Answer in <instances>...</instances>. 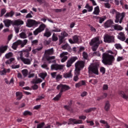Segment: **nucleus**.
I'll use <instances>...</instances> for the list:
<instances>
[{"label": "nucleus", "instance_id": "4c0bfd02", "mask_svg": "<svg viewBox=\"0 0 128 128\" xmlns=\"http://www.w3.org/2000/svg\"><path fill=\"white\" fill-rule=\"evenodd\" d=\"M96 110V108H91L88 109H86L84 110L85 112L88 113L90 112H94Z\"/></svg>", "mask_w": 128, "mask_h": 128}, {"label": "nucleus", "instance_id": "2f4dec72", "mask_svg": "<svg viewBox=\"0 0 128 128\" xmlns=\"http://www.w3.org/2000/svg\"><path fill=\"white\" fill-rule=\"evenodd\" d=\"M84 8H87V10H88V12H92V10H94L92 6H90V4H86Z\"/></svg>", "mask_w": 128, "mask_h": 128}, {"label": "nucleus", "instance_id": "20e7f679", "mask_svg": "<svg viewBox=\"0 0 128 128\" xmlns=\"http://www.w3.org/2000/svg\"><path fill=\"white\" fill-rule=\"evenodd\" d=\"M110 14H116V20L114 22L116 24L120 22V24H122V20H124V18L126 16V13L123 12L122 13H120V12H118L115 9H112L110 10Z\"/></svg>", "mask_w": 128, "mask_h": 128}, {"label": "nucleus", "instance_id": "c9c22d12", "mask_svg": "<svg viewBox=\"0 0 128 128\" xmlns=\"http://www.w3.org/2000/svg\"><path fill=\"white\" fill-rule=\"evenodd\" d=\"M22 72L24 76V78H26V76H28V70L27 69H24L22 70Z\"/></svg>", "mask_w": 128, "mask_h": 128}, {"label": "nucleus", "instance_id": "39448f33", "mask_svg": "<svg viewBox=\"0 0 128 128\" xmlns=\"http://www.w3.org/2000/svg\"><path fill=\"white\" fill-rule=\"evenodd\" d=\"M100 44H102V41L100 40V38L96 37L91 40L90 46H92L93 52H96Z\"/></svg>", "mask_w": 128, "mask_h": 128}, {"label": "nucleus", "instance_id": "6ab92c4d", "mask_svg": "<svg viewBox=\"0 0 128 128\" xmlns=\"http://www.w3.org/2000/svg\"><path fill=\"white\" fill-rule=\"evenodd\" d=\"M118 38L122 42H124L126 40V35L124 34V32H120L119 33V36H118Z\"/></svg>", "mask_w": 128, "mask_h": 128}, {"label": "nucleus", "instance_id": "e433bc0d", "mask_svg": "<svg viewBox=\"0 0 128 128\" xmlns=\"http://www.w3.org/2000/svg\"><path fill=\"white\" fill-rule=\"evenodd\" d=\"M54 12H66V8H60V9H58V8H55L54 10Z\"/></svg>", "mask_w": 128, "mask_h": 128}, {"label": "nucleus", "instance_id": "393cba45", "mask_svg": "<svg viewBox=\"0 0 128 128\" xmlns=\"http://www.w3.org/2000/svg\"><path fill=\"white\" fill-rule=\"evenodd\" d=\"M100 12V7L97 6L94 8V11L92 12V14H96V16H98Z\"/></svg>", "mask_w": 128, "mask_h": 128}, {"label": "nucleus", "instance_id": "b1692460", "mask_svg": "<svg viewBox=\"0 0 128 128\" xmlns=\"http://www.w3.org/2000/svg\"><path fill=\"white\" fill-rule=\"evenodd\" d=\"M8 50V46H1L0 47V56H2V54H4L6 51Z\"/></svg>", "mask_w": 128, "mask_h": 128}, {"label": "nucleus", "instance_id": "69168bd1", "mask_svg": "<svg viewBox=\"0 0 128 128\" xmlns=\"http://www.w3.org/2000/svg\"><path fill=\"white\" fill-rule=\"evenodd\" d=\"M104 6L105 8H110V3L107 2V3H104Z\"/></svg>", "mask_w": 128, "mask_h": 128}, {"label": "nucleus", "instance_id": "4be33fe9", "mask_svg": "<svg viewBox=\"0 0 128 128\" xmlns=\"http://www.w3.org/2000/svg\"><path fill=\"white\" fill-rule=\"evenodd\" d=\"M86 81L84 80H82L80 81L78 83L75 84V86L76 88H80V86H86Z\"/></svg>", "mask_w": 128, "mask_h": 128}, {"label": "nucleus", "instance_id": "1a4fd4ad", "mask_svg": "<svg viewBox=\"0 0 128 128\" xmlns=\"http://www.w3.org/2000/svg\"><path fill=\"white\" fill-rule=\"evenodd\" d=\"M88 74H96L98 76V68L96 66H90L88 68Z\"/></svg>", "mask_w": 128, "mask_h": 128}, {"label": "nucleus", "instance_id": "37998d69", "mask_svg": "<svg viewBox=\"0 0 128 128\" xmlns=\"http://www.w3.org/2000/svg\"><path fill=\"white\" fill-rule=\"evenodd\" d=\"M20 38H26L28 36H26V34L24 32H22L20 34Z\"/></svg>", "mask_w": 128, "mask_h": 128}, {"label": "nucleus", "instance_id": "6e6552de", "mask_svg": "<svg viewBox=\"0 0 128 128\" xmlns=\"http://www.w3.org/2000/svg\"><path fill=\"white\" fill-rule=\"evenodd\" d=\"M104 42H106L107 44H114L115 43L114 41V36L108 35L106 34L104 36Z\"/></svg>", "mask_w": 128, "mask_h": 128}, {"label": "nucleus", "instance_id": "6e6d98bb", "mask_svg": "<svg viewBox=\"0 0 128 128\" xmlns=\"http://www.w3.org/2000/svg\"><path fill=\"white\" fill-rule=\"evenodd\" d=\"M62 50H68V48H70V46H68V44H66L64 45H63L62 46Z\"/></svg>", "mask_w": 128, "mask_h": 128}, {"label": "nucleus", "instance_id": "aec40b11", "mask_svg": "<svg viewBox=\"0 0 128 128\" xmlns=\"http://www.w3.org/2000/svg\"><path fill=\"white\" fill-rule=\"evenodd\" d=\"M118 94L119 95L121 96V98H124V100L128 99V94H126V93H124V92L122 90H120L119 91Z\"/></svg>", "mask_w": 128, "mask_h": 128}, {"label": "nucleus", "instance_id": "774afa93", "mask_svg": "<svg viewBox=\"0 0 128 128\" xmlns=\"http://www.w3.org/2000/svg\"><path fill=\"white\" fill-rule=\"evenodd\" d=\"M93 56H100V53L98 51L93 53Z\"/></svg>", "mask_w": 128, "mask_h": 128}, {"label": "nucleus", "instance_id": "8fccbe9b", "mask_svg": "<svg viewBox=\"0 0 128 128\" xmlns=\"http://www.w3.org/2000/svg\"><path fill=\"white\" fill-rule=\"evenodd\" d=\"M82 56L84 60H88V53H86V52H84L82 53Z\"/></svg>", "mask_w": 128, "mask_h": 128}, {"label": "nucleus", "instance_id": "9d476101", "mask_svg": "<svg viewBox=\"0 0 128 128\" xmlns=\"http://www.w3.org/2000/svg\"><path fill=\"white\" fill-rule=\"evenodd\" d=\"M38 24H40V22H38L36 20L28 19L26 26L28 28H32L33 26H37Z\"/></svg>", "mask_w": 128, "mask_h": 128}, {"label": "nucleus", "instance_id": "2eb2a0df", "mask_svg": "<svg viewBox=\"0 0 128 128\" xmlns=\"http://www.w3.org/2000/svg\"><path fill=\"white\" fill-rule=\"evenodd\" d=\"M20 60L24 62V64H28L30 65V64H32V59H30V58H24V57L22 56L20 57Z\"/></svg>", "mask_w": 128, "mask_h": 128}, {"label": "nucleus", "instance_id": "f257e3e1", "mask_svg": "<svg viewBox=\"0 0 128 128\" xmlns=\"http://www.w3.org/2000/svg\"><path fill=\"white\" fill-rule=\"evenodd\" d=\"M116 58L112 55L108 53H103L102 56V62L104 66H112Z\"/></svg>", "mask_w": 128, "mask_h": 128}, {"label": "nucleus", "instance_id": "f3484780", "mask_svg": "<svg viewBox=\"0 0 128 128\" xmlns=\"http://www.w3.org/2000/svg\"><path fill=\"white\" fill-rule=\"evenodd\" d=\"M114 24V21L112 20H108L104 24V28H110Z\"/></svg>", "mask_w": 128, "mask_h": 128}, {"label": "nucleus", "instance_id": "de8ad7c7", "mask_svg": "<svg viewBox=\"0 0 128 128\" xmlns=\"http://www.w3.org/2000/svg\"><path fill=\"white\" fill-rule=\"evenodd\" d=\"M46 124L44 122H42L37 124L36 128H42Z\"/></svg>", "mask_w": 128, "mask_h": 128}, {"label": "nucleus", "instance_id": "4468645a", "mask_svg": "<svg viewBox=\"0 0 128 128\" xmlns=\"http://www.w3.org/2000/svg\"><path fill=\"white\" fill-rule=\"evenodd\" d=\"M78 60V57L73 56L69 60H68L66 62V66L67 68H70L72 66V64L74 62Z\"/></svg>", "mask_w": 128, "mask_h": 128}, {"label": "nucleus", "instance_id": "79ce46f5", "mask_svg": "<svg viewBox=\"0 0 128 128\" xmlns=\"http://www.w3.org/2000/svg\"><path fill=\"white\" fill-rule=\"evenodd\" d=\"M14 58H10L6 62V64H10L12 62H14Z\"/></svg>", "mask_w": 128, "mask_h": 128}, {"label": "nucleus", "instance_id": "5fc2aeb1", "mask_svg": "<svg viewBox=\"0 0 128 128\" xmlns=\"http://www.w3.org/2000/svg\"><path fill=\"white\" fill-rule=\"evenodd\" d=\"M64 38L62 36H59V42L60 44H62L64 42Z\"/></svg>", "mask_w": 128, "mask_h": 128}, {"label": "nucleus", "instance_id": "a211bd4d", "mask_svg": "<svg viewBox=\"0 0 128 128\" xmlns=\"http://www.w3.org/2000/svg\"><path fill=\"white\" fill-rule=\"evenodd\" d=\"M4 22L6 28H10V26L12 24H14V21L8 19H7L4 21Z\"/></svg>", "mask_w": 128, "mask_h": 128}, {"label": "nucleus", "instance_id": "a18cd8bd", "mask_svg": "<svg viewBox=\"0 0 128 128\" xmlns=\"http://www.w3.org/2000/svg\"><path fill=\"white\" fill-rule=\"evenodd\" d=\"M114 46L116 50H122V46L120 44H114Z\"/></svg>", "mask_w": 128, "mask_h": 128}, {"label": "nucleus", "instance_id": "58836bf2", "mask_svg": "<svg viewBox=\"0 0 128 128\" xmlns=\"http://www.w3.org/2000/svg\"><path fill=\"white\" fill-rule=\"evenodd\" d=\"M106 20V16H103L99 18V24H102L103 22H104Z\"/></svg>", "mask_w": 128, "mask_h": 128}, {"label": "nucleus", "instance_id": "9b49d317", "mask_svg": "<svg viewBox=\"0 0 128 128\" xmlns=\"http://www.w3.org/2000/svg\"><path fill=\"white\" fill-rule=\"evenodd\" d=\"M44 28H46V24H41L38 28L34 31L33 34L34 36H38V34L44 32Z\"/></svg>", "mask_w": 128, "mask_h": 128}, {"label": "nucleus", "instance_id": "f704fd0d", "mask_svg": "<svg viewBox=\"0 0 128 128\" xmlns=\"http://www.w3.org/2000/svg\"><path fill=\"white\" fill-rule=\"evenodd\" d=\"M43 48L44 47L42 46L40 48L32 50V54H36V52H40V50H42Z\"/></svg>", "mask_w": 128, "mask_h": 128}, {"label": "nucleus", "instance_id": "f8f14e48", "mask_svg": "<svg viewBox=\"0 0 128 128\" xmlns=\"http://www.w3.org/2000/svg\"><path fill=\"white\" fill-rule=\"evenodd\" d=\"M51 70H64V65L58 64H52L50 66Z\"/></svg>", "mask_w": 128, "mask_h": 128}, {"label": "nucleus", "instance_id": "c03bdc74", "mask_svg": "<svg viewBox=\"0 0 128 128\" xmlns=\"http://www.w3.org/2000/svg\"><path fill=\"white\" fill-rule=\"evenodd\" d=\"M40 82H42V80L40 78H38L36 80H34L32 82V83L35 84H40Z\"/></svg>", "mask_w": 128, "mask_h": 128}, {"label": "nucleus", "instance_id": "338daca9", "mask_svg": "<svg viewBox=\"0 0 128 128\" xmlns=\"http://www.w3.org/2000/svg\"><path fill=\"white\" fill-rule=\"evenodd\" d=\"M68 52H63L60 54V57L64 58V56H68Z\"/></svg>", "mask_w": 128, "mask_h": 128}, {"label": "nucleus", "instance_id": "412c9836", "mask_svg": "<svg viewBox=\"0 0 128 128\" xmlns=\"http://www.w3.org/2000/svg\"><path fill=\"white\" fill-rule=\"evenodd\" d=\"M24 56L26 58H28L30 56V52H28V51H26V50H23L22 52L20 54V58L21 56L22 58H24Z\"/></svg>", "mask_w": 128, "mask_h": 128}, {"label": "nucleus", "instance_id": "c756f323", "mask_svg": "<svg viewBox=\"0 0 128 128\" xmlns=\"http://www.w3.org/2000/svg\"><path fill=\"white\" fill-rule=\"evenodd\" d=\"M73 40L75 44H78L80 40V36L78 35H75L72 36Z\"/></svg>", "mask_w": 128, "mask_h": 128}, {"label": "nucleus", "instance_id": "bf43d9fd", "mask_svg": "<svg viewBox=\"0 0 128 128\" xmlns=\"http://www.w3.org/2000/svg\"><path fill=\"white\" fill-rule=\"evenodd\" d=\"M38 44V40H32V46H36Z\"/></svg>", "mask_w": 128, "mask_h": 128}, {"label": "nucleus", "instance_id": "864d4df0", "mask_svg": "<svg viewBox=\"0 0 128 128\" xmlns=\"http://www.w3.org/2000/svg\"><path fill=\"white\" fill-rule=\"evenodd\" d=\"M61 36L63 37L66 38L68 36V34L66 31H64L61 33Z\"/></svg>", "mask_w": 128, "mask_h": 128}, {"label": "nucleus", "instance_id": "423d86ee", "mask_svg": "<svg viewBox=\"0 0 128 128\" xmlns=\"http://www.w3.org/2000/svg\"><path fill=\"white\" fill-rule=\"evenodd\" d=\"M28 44V40H24L23 41L22 40H18L16 42L13 43L12 48L14 50H16L18 46H20L21 48H24L26 44Z\"/></svg>", "mask_w": 128, "mask_h": 128}, {"label": "nucleus", "instance_id": "09e8293b", "mask_svg": "<svg viewBox=\"0 0 128 128\" xmlns=\"http://www.w3.org/2000/svg\"><path fill=\"white\" fill-rule=\"evenodd\" d=\"M14 56V54H12V52H9L8 53L6 54L5 57L6 58H12Z\"/></svg>", "mask_w": 128, "mask_h": 128}, {"label": "nucleus", "instance_id": "dca6fc26", "mask_svg": "<svg viewBox=\"0 0 128 128\" xmlns=\"http://www.w3.org/2000/svg\"><path fill=\"white\" fill-rule=\"evenodd\" d=\"M68 106H64V108H65V110H68V112H72V100H70L68 103Z\"/></svg>", "mask_w": 128, "mask_h": 128}, {"label": "nucleus", "instance_id": "ea45409f", "mask_svg": "<svg viewBox=\"0 0 128 128\" xmlns=\"http://www.w3.org/2000/svg\"><path fill=\"white\" fill-rule=\"evenodd\" d=\"M46 76H48V74L46 72H42L40 74V76L41 78H42V80H44L46 77Z\"/></svg>", "mask_w": 128, "mask_h": 128}, {"label": "nucleus", "instance_id": "bb28decb", "mask_svg": "<svg viewBox=\"0 0 128 128\" xmlns=\"http://www.w3.org/2000/svg\"><path fill=\"white\" fill-rule=\"evenodd\" d=\"M104 108L106 112H108L110 110V104L108 101H106Z\"/></svg>", "mask_w": 128, "mask_h": 128}, {"label": "nucleus", "instance_id": "a878e982", "mask_svg": "<svg viewBox=\"0 0 128 128\" xmlns=\"http://www.w3.org/2000/svg\"><path fill=\"white\" fill-rule=\"evenodd\" d=\"M7 72L8 73L10 72V69L4 68L0 72V76H6V74Z\"/></svg>", "mask_w": 128, "mask_h": 128}, {"label": "nucleus", "instance_id": "7c9ffc66", "mask_svg": "<svg viewBox=\"0 0 128 128\" xmlns=\"http://www.w3.org/2000/svg\"><path fill=\"white\" fill-rule=\"evenodd\" d=\"M80 74V72H79V74H78L77 72H75V76H74V82H77L79 80L78 76Z\"/></svg>", "mask_w": 128, "mask_h": 128}, {"label": "nucleus", "instance_id": "49530a36", "mask_svg": "<svg viewBox=\"0 0 128 128\" xmlns=\"http://www.w3.org/2000/svg\"><path fill=\"white\" fill-rule=\"evenodd\" d=\"M24 116H32V113L28 110H26L24 112Z\"/></svg>", "mask_w": 128, "mask_h": 128}, {"label": "nucleus", "instance_id": "0e129e2a", "mask_svg": "<svg viewBox=\"0 0 128 128\" xmlns=\"http://www.w3.org/2000/svg\"><path fill=\"white\" fill-rule=\"evenodd\" d=\"M56 72H53L50 74L51 76H52V78H56Z\"/></svg>", "mask_w": 128, "mask_h": 128}, {"label": "nucleus", "instance_id": "5701e85b", "mask_svg": "<svg viewBox=\"0 0 128 128\" xmlns=\"http://www.w3.org/2000/svg\"><path fill=\"white\" fill-rule=\"evenodd\" d=\"M16 98L17 100H20L22 98V93L20 92H16Z\"/></svg>", "mask_w": 128, "mask_h": 128}, {"label": "nucleus", "instance_id": "0eeeda50", "mask_svg": "<svg viewBox=\"0 0 128 128\" xmlns=\"http://www.w3.org/2000/svg\"><path fill=\"white\" fill-rule=\"evenodd\" d=\"M86 64V62L83 60H78L75 64V72H77V74H80V70L84 68V64Z\"/></svg>", "mask_w": 128, "mask_h": 128}, {"label": "nucleus", "instance_id": "cd10ccee", "mask_svg": "<svg viewBox=\"0 0 128 128\" xmlns=\"http://www.w3.org/2000/svg\"><path fill=\"white\" fill-rule=\"evenodd\" d=\"M24 22L22 20H18L14 22V26H20V24H24Z\"/></svg>", "mask_w": 128, "mask_h": 128}, {"label": "nucleus", "instance_id": "a19ab883", "mask_svg": "<svg viewBox=\"0 0 128 128\" xmlns=\"http://www.w3.org/2000/svg\"><path fill=\"white\" fill-rule=\"evenodd\" d=\"M58 36H56V34L54 33L52 36V42H56L58 41Z\"/></svg>", "mask_w": 128, "mask_h": 128}, {"label": "nucleus", "instance_id": "473e14b6", "mask_svg": "<svg viewBox=\"0 0 128 128\" xmlns=\"http://www.w3.org/2000/svg\"><path fill=\"white\" fill-rule=\"evenodd\" d=\"M64 77L65 78H72V74L71 72H67L64 74Z\"/></svg>", "mask_w": 128, "mask_h": 128}, {"label": "nucleus", "instance_id": "13d9d810", "mask_svg": "<svg viewBox=\"0 0 128 128\" xmlns=\"http://www.w3.org/2000/svg\"><path fill=\"white\" fill-rule=\"evenodd\" d=\"M6 8L2 9L0 16H4V14H6Z\"/></svg>", "mask_w": 128, "mask_h": 128}, {"label": "nucleus", "instance_id": "603ef678", "mask_svg": "<svg viewBox=\"0 0 128 128\" xmlns=\"http://www.w3.org/2000/svg\"><path fill=\"white\" fill-rule=\"evenodd\" d=\"M62 76L60 75V74H58L56 78V80H57L58 82V80H62Z\"/></svg>", "mask_w": 128, "mask_h": 128}, {"label": "nucleus", "instance_id": "052dcab7", "mask_svg": "<svg viewBox=\"0 0 128 128\" xmlns=\"http://www.w3.org/2000/svg\"><path fill=\"white\" fill-rule=\"evenodd\" d=\"M100 72L102 74H106V68H104V67H101L100 68Z\"/></svg>", "mask_w": 128, "mask_h": 128}, {"label": "nucleus", "instance_id": "3c124183", "mask_svg": "<svg viewBox=\"0 0 128 128\" xmlns=\"http://www.w3.org/2000/svg\"><path fill=\"white\" fill-rule=\"evenodd\" d=\"M44 36H46V38H50L52 36V33L50 32H46L44 34Z\"/></svg>", "mask_w": 128, "mask_h": 128}, {"label": "nucleus", "instance_id": "c85d7f7f", "mask_svg": "<svg viewBox=\"0 0 128 128\" xmlns=\"http://www.w3.org/2000/svg\"><path fill=\"white\" fill-rule=\"evenodd\" d=\"M14 15V12L13 10H11L10 12H7L5 15L4 16L6 18H12Z\"/></svg>", "mask_w": 128, "mask_h": 128}, {"label": "nucleus", "instance_id": "ddd939ff", "mask_svg": "<svg viewBox=\"0 0 128 128\" xmlns=\"http://www.w3.org/2000/svg\"><path fill=\"white\" fill-rule=\"evenodd\" d=\"M82 124V120H76V118H70L69 119V122L68 123V124Z\"/></svg>", "mask_w": 128, "mask_h": 128}, {"label": "nucleus", "instance_id": "7ed1b4c3", "mask_svg": "<svg viewBox=\"0 0 128 128\" xmlns=\"http://www.w3.org/2000/svg\"><path fill=\"white\" fill-rule=\"evenodd\" d=\"M54 54V48H52L50 49H48L45 50L44 54V58H46V60L48 62V64H56V60H54L52 62L51 60H54L56 58V56H50Z\"/></svg>", "mask_w": 128, "mask_h": 128}, {"label": "nucleus", "instance_id": "e2e57ef3", "mask_svg": "<svg viewBox=\"0 0 128 128\" xmlns=\"http://www.w3.org/2000/svg\"><path fill=\"white\" fill-rule=\"evenodd\" d=\"M44 96H38L37 98H36V102H38V100H44Z\"/></svg>", "mask_w": 128, "mask_h": 128}, {"label": "nucleus", "instance_id": "680f3d73", "mask_svg": "<svg viewBox=\"0 0 128 128\" xmlns=\"http://www.w3.org/2000/svg\"><path fill=\"white\" fill-rule=\"evenodd\" d=\"M103 90H108V86L106 84H104L102 87Z\"/></svg>", "mask_w": 128, "mask_h": 128}, {"label": "nucleus", "instance_id": "f03ea898", "mask_svg": "<svg viewBox=\"0 0 128 128\" xmlns=\"http://www.w3.org/2000/svg\"><path fill=\"white\" fill-rule=\"evenodd\" d=\"M70 88V86L66 85V84H58L56 87V90H60V92L58 94L55 96L53 100H59L60 98H62V92H66V90H68Z\"/></svg>", "mask_w": 128, "mask_h": 128}, {"label": "nucleus", "instance_id": "72a5a7b5", "mask_svg": "<svg viewBox=\"0 0 128 128\" xmlns=\"http://www.w3.org/2000/svg\"><path fill=\"white\" fill-rule=\"evenodd\" d=\"M114 29L116 30H122L124 28H122V27L120 25L116 24L114 26Z\"/></svg>", "mask_w": 128, "mask_h": 128}, {"label": "nucleus", "instance_id": "4d7b16f0", "mask_svg": "<svg viewBox=\"0 0 128 128\" xmlns=\"http://www.w3.org/2000/svg\"><path fill=\"white\" fill-rule=\"evenodd\" d=\"M52 32H60L61 30H60V29L58 28L54 27V29L52 30Z\"/></svg>", "mask_w": 128, "mask_h": 128}]
</instances>
